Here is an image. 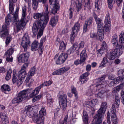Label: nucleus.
I'll return each instance as SVG.
<instances>
[{"mask_svg":"<svg viewBox=\"0 0 124 124\" xmlns=\"http://www.w3.org/2000/svg\"><path fill=\"white\" fill-rule=\"evenodd\" d=\"M26 112L27 115L30 118L33 117L34 115V113L33 110Z\"/></svg>","mask_w":124,"mask_h":124,"instance_id":"obj_49","label":"nucleus"},{"mask_svg":"<svg viewBox=\"0 0 124 124\" xmlns=\"http://www.w3.org/2000/svg\"><path fill=\"white\" fill-rule=\"evenodd\" d=\"M68 32V31L66 29H64L63 30L62 32V35L63 36H65L67 37V36H68V34H67Z\"/></svg>","mask_w":124,"mask_h":124,"instance_id":"obj_63","label":"nucleus"},{"mask_svg":"<svg viewBox=\"0 0 124 124\" xmlns=\"http://www.w3.org/2000/svg\"><path fill=\"white\" fill-rule=\"evenodd\" d=\"M30 91V90H23L20 92L18 95V96L21 99V100L22 101L23 99L26 98L28 96V93Z\"/></svg>","mask_w":124,"mask_h":124,"instance_id":"obj_15","label":"nucleus"},{"mask_svg":"<svg viewBox=\"0 0 124 124\" xmlns=\"http://www.w3.org/2000/svg\"><path fill=\"white\" fill-rule=\"evenodd\" d=\"M98 30V34L100 37V39H103V32L104 30V27L103 25H99L97 26Z\"/></svg>","mask_w":124,"mask_h":124,"instance_id":"obj_16","label":"nucleus"},{"mask_svg":"<svg viewBox=\"0 0 124 124\" xmlns=\"http://www.w3.org/2000/svg\"><path fill=\"white\" fill-rule=\"evenodd\" d=\"M67 102L59 101L60 107L62 110H65L66 109L67 106Z\"/></svg>","mask_w":124,"mask_h":124,"instance_id":"obj_36","label":"nucleus"},{"mask_svg":"<svg viewBox=\"0 0 124 124\" xmlns=\"http://www.w3.org/2000/svg\"><path fill=\"white\" fill-rule=\"evenodd\" d=\"M104 51H103L101 49H99L97 51V56L98 57H101L103 53L104 52Z\"/></svg>","mask_w":124,"mask_h":124,"instance_id":"obj_60","label":"nucleus"},{"mask_svg":"<svg viewBox=\"0 0 124 124\" xmlns=\"http://www.w3.org/2000/svg\"><path fill=\"white\" fill-rule=\"evenodd\" d=\"M17 77L16 71H14L13 72V76L12 79V81L13 83H16Z\"/></svg>","mask_w":124,"mask_h":124,"instance_id":"obj_50","label":"nucleus"},{"mask_svg":"<svg viewBox=\"0 0 124 124\" xmlns=\"http://www.w3.org/2000/svg\"><path fill=\"white\" fill-rule=\"evenodd\" d=\"M105 76H103L98 79V82L96 85L95 86L96 87L98 88V90L100 88L104 87L106 86V83L102 81V80L105 79Z\"/></svg>","mask_w":124,"mask_h":124,"instance_id":"obj_12","label":"nucleus"},{"mask_svg":"<svg viewBox=\"0 0 124 124\" xmlns=\"http://www.w3.org/2000/svg\"><path fill=\"white\" fill-rule=\"evenodd\" d=\"M21 99L18 96L16 97L15 98L12 100V102L13 103H19V102L22 101L21 100Z\"/></svg>","mask_w":124,"mask_h":124,"instance_id":"obj_48","label":"nucleus"},{"mask_svg":"<svg viewBox=\"0 0 124 124\" xmlns=\"http://www.w3.org/2000/svg\"><path fill=\"white\" fill-rule=\"evenodd\" d=\"M95 8H96L97 10L100 9L99 7L102 4V2L101 1H99V0H95Z\"/></svg>","mask_w":124,"mask_h":124,"instance_id":"obj_41","label":"nucleus"},{"mask_svg":"<svg viewBox=\"0 0 124 124\" xmlns=\"http://www.w3.org/2000/svg\"><path fill=\"white\" fill-rule=\"evenodd\" d=\"M45 11L44 12V14L45 16H48L49 11L48 10V6L47 4L45 5Z\"/></svg>","mask_w":124,"mask_h":124,"instance_id":"obj_56","label":"nucleus"},{"mask_svg":"<svg viewBox=\"0 0 124 124\" xmlns=\"http://www.w3.org/2000/svg\"><path fill=\"white\" fill-rule=\"evenodd\" d=\"M35 68L33 67L30 70L29 72V74H30L31 76H33L35 73Z\"/></svg>","mask_w":124,"mask_h":124,"instance_id":"obj_57","label":"nucleus"},{"mask_svg":"<svg viewBox=\"0 0 124 124\" xmlns=\"http://www.w3.org/2000/svg\"><path fill=\"white\" fill-rule=\"evenodd\" d=\"M38 4V2L32 1V6L33 8L35 10L36 9Z\"/></svg>","mask_w":124,"mask_h":124,"instance_id":"obj_59","label":"nucleus"},{"mask_svg":"<svg viewBox=\"0 0 124 124\" xmlns=\"http://www.w3.org/2000/svg\"><path fill=\"white\" fill-rule=\"evenodd\" d=\"M45 40L46 38L44 37L42 38L40 40V42L39 47V52H41V53L43 51V44L45 42Z\"/></svg>","mask_w":124,"mask_h":124,"instance_id":"obj_29","label":"nucleus"},{"mask_svg":"<svg viewBox=\"0 0 124 124\" xmlns=\"http://www.w3.org/2000/svg\"><path fill=\"white\" fill-rule=\"evenodd\" d=\"M124 86V83H122L120 85L118 86L115 87L113 89L112 92L113 93H115L119 91L120 89H122L123 86Z\"/></svg>","mask_w":124,"mask_h":124,"instance_id":"obj_34","label":"nucleus"},{"mask_svg":"<svg viewBox=\"0 0 124 124\" xmlns=\"http://www.w3.org/2000/svg\"><path fill=\"white\" fill-rule=\"evenodd\" d=\"M39 25L35 22L32 28V32L34 36L37 34V38H39L43 34V30Z\"/></svg>","mask_w":124,"mask_h":124,"instance_id":"obj_6","label":"nucleus"},{"mask_svg":"<svg viewBox=\"0 0 124 124\" xmlns=\"http://www.w3.org/2000/svg\"><path fill=\"white\" fill-rule=\"evenodd\" d=\"M111 23H104V26L105 27V30L108 32L110 30V26Z\"/></svg>","mask_w":124,"mask_h":124,"instance_id":"obj_44","label":"nucleus"},{"mask_svg":"<svg viewBox=\"0 0 124 124\" xmlns=\"http://www.w3.org/2000/svg\"><path fill=\"white\" fill-rule=\"evenodd\" d=\"M41 87L39 86L36 87L34 90H32V89H29L30 91L29 92V96L30 98H32L34 96H35L39 93Z\"/></svg>","mask_w":124,"mask_h":124,"instance_id":"obj_13","label":"nucleus"},{"mask_svg":"<svg viewBox=\"0 0 124 124\" xmlns=\"http://www.w3.org/2000/svg\"><path fill=\"white\" fill-rule=\"evenodd\" d=\"M66 45L63 41L60 42L59 49L60 50L63 52L66 48Z\"/></svg>","mask_w":124,"mask_h":124,"instance_id":"obj_40","label":"nucleus"},{"mask_svg":"<svg viewBox=\"0 0 124 124\" xmlns=\"http://www.w3.org/2000/svg\"><path fill=\"white\" fill-rule=\"evenodd\" d=\"M39 44L38 41H34L32 44L31 48L32 51H34L37 50L39 48Z\"/></svg>","mask_w":124,"mask_h":124,"instance_id":"obj_25","label":"nucleus"},{"mask_svg":"<svg viewBox=\"0 0 124 124\" xmlns=\"http://www.w3.org/2000/svg\"><path fill=\"white\" fill-rule=\"evenodd\" d=\"M12 39L11 36L9 35L7 37L6 39V45L8 44Z\"/></svg>","mask_w":124,"mask_h":124,"instance_id":"obj_58","label":"nucleus"},{"mask_svg":"<svg viewBox=\"0 0 124 124\" xmlns=\"http://www.w3.org/2000/svg\"><path fill=\"white\" fill-rule=\"evenodd\" d=\"M120 36L119 42L121 43H123L124 42V35L120 34Z\"/></svg>","mask_w":124,"mask_h":124,"instance_id":"obj_64","label":"nucleus"},{"mask_svg":"<svg viewBox=\"0 0 124 124\" xmlns=\"http://www.w3.org/2000/svg\"><path fill=\"white\" fill-rule=\"evenodd\" d=\"M26 7L24 6L22 8V18H21L19 23L17 26V31H19L21 29H23L26 24L25 21V17L26 16Z\"/></svg>","mask_w":124,"mask_h":124,"instance_id":"obj_4","label":"nucleus"},{"mask_svg":"<svg viewBox=\"0 0 124 124\" xmlns=\"http://www.w3.org/2000/svg\"><path fill=\"white\" fill-rule=\"evenodd\" d=\"M112 43L115 47L118 45V37L117 34H115L113 36L112 39Z\"/></svg>","mask_w":124,"mask_h":124,"instance_id":"obj_24","label":"nucleus"},{"mask_svg":"<svg viewBox=\"0 0 124 124\" xmlns=\"http://www.w3.org/2000/svg\"><path fill=\"white\" fill-rule=\"evenodd\" d=\"M33 81V79H30V77L28 76H27L25 82L26 83H29L28 85L29 86H30L32 85V83Z\"/></svg>","mask_w":124,"mask_h":124,"instance_id":"obj_42","label":"nucleus"},{"mask_svg":"<svg viewBox=\"0 0 124 124\" xmlns=\"http://www.w3.org/2000/svg\"><path fill=\"white\" fill-rule=\"evenodd\" d=\"M49 3L50 5H53L54 6L51 10V13L54 14L57 13L60 7L59 3L57 0H49Z\"/></svg>","mask_w":124,"mask_h":124,"instance_id":"obj_10","label":"nucleus"},{"mask_svg":"<svg viewBox=\"0 0 124 124\" xmlns=\"http://www.w3.org/2000/svg\"><path fill=\"white\" fill-rule=\"evenodd\" d=\"M71 88L72 92L75 94L76 99H77L78 98L77 95L78 93L76 88L73 86H71Z\"/></svg>","mask_w":124,"mask_h":124,"instance_id":"obj_47","label":"nucleus"},{"mask_svg":"<svg viewBox=\"0 0 124 124\" xmlns=\"http://www.w3.org/2000/svg\"><path fill=\"white\" fill-rule=\"evenodd\" d=\"M93 86L91 87L90 89H88L87 91V94L90 96L93 94L94 93V92L97 91V90L96 89V90L93 89Z\"/></svg>","mask_w":124,"mask_h":124,"instance_id":"obj_37","label":"nucleus"},{"mask_svg":"<svg viewBox=\"0 0 124 124\" xmlns=\"http://www.w3.org/2000/svg\"><path fill=\"white\" fill-rule=\"evenodd\" d=\"M1 90L5 93L10 91V89L9 86L7 85H3L1 87Z\"/></svg>","mask_w":124,"mask_h":124,"instance_id":"obj_28","label":"nucleus"},{"mask_svg":"<svg viewBox=\"0 0 124 124\" xmlns=\"http://www.w3.org/2000/svg\"><path fill=\"white\" fill-rule=\"evenodd\" d=\"M58 19V17L57 16L52 17L50 20L49 24L53 27L54 26L57 22Z\"/></svg>","mask_w":124,"mask_h":124,"instance_id":"obj_21","label":"nucleus"},{"mask_svg":"<svg viewBox=\"0 0 124 124\" xmlns=\"http://www.w3.org/2000/svg\"><path fill=\"white\" fill-rule=\"evenodd\" d=\"M89 74V73L88 72H86L82 74L80 77V81L82 84H84L88 80L87 78Z\"/></svg>","mask_w":124,"mask_h":124,"instance_id":"obj_18","label":"nucleus"},{"mask_svg":"<svg viewBox=\"0 0 124 124\" xmlns=\"http://www.w3.org/2000/svg\"><path fill=\"white\" fill-rule=\"evenodd\" d=\"M94 118L95 120V124L92 123L91 124H101V117H99L97 115H95Z\"/></svg>","mask_w":124,"mask_h":124,"instance_id":"obj_35","label":"nucleus"},{"mask_svg":"<svg viewBox=\"0 0 124 124\" xmlns=\"http://www.w3.org/2000/svg\"><path fill=\"white\" fill-rule=\"evenodd\" d=\"M67 96L66 94H64L62 95H61L60 99L59 98V101H67Z\"/></svg>","mask_w":124,"mask_h":124,"instance_id":"obj_53","label":"nucleus"},{"mask_svg":"<svg viewBox=\"0 0 124 124\" xmlns=\"http://www.w3.org/2000/svg\"><path fill=\"white\" fill-rule=\"evenodd\" d=\"M14 50L12 48H10L5 52V55L7 56L10 57V55L12 54Z\"/></svg>","mask_w":124,"mask_h":124,"instance_id":"obj_43","label":"nucleus"},{"mask_svg":"<svg viewBox=\"0 0 124 124\" xmlns=\"http://www.w3.org/2000/svg\"><path fill=\"white\" fill-rule=\"evenodd\" d=\"M101 46L102 47L100 49L103 51H106L108 48V46L106 43L105 41H103L102 42Z\"/></svg>","mask_w":124,"mask_h":124,"instance_id":"obj_46","label":"nucleus"},{"mask_svg":"<svg viewBox=\"0 0 124 124\" xmlns=\"http://www.w3.org/2000/svg\"><path fill=\"white\" fill-rule=\"evenodd\" d=\"M40 118L42 120H43L44 118V116L46 115V110L45 109L44 107L42 108L39 112Z\"/></svg>","mask_w":124,"mask_h":124,"instance_id":"obj_23","label":"nucleus"},{"mask_svg":"<svg viewBox=\"0 0 124 124\" xmlns=\"http://www.w3.org/2000/svg\"><path fill=\"white\" fill-rule=\"evenodd\" d=\"M18 10L17 9L15 13L14 14V16L13 17V19L12 20V22H13L14 25H16V26L18 24L19 22H18V19L17 17V13H18Z\"/></svg>","mask_w":124,"mask_h":124,"instance_id":"obj_19","label":"nucleus"},{"mask_svg":"<svg viewBox=\"0 0 124 124\" xmlns=\"http://www.w3.org/2000/svg\"><path fill=\"white\" fill-rule=\"evenodd\" d=\"M29 53L27 52L21 54L18 58V61L19 62H24L28 60L29 56Z\"/></svg>","mask_w":124,"mask_h":124,"instance_id":"obj_11","label":"nucleus"},{"mask_svg":"<svg viewBox=\"0 0 124 124\" xmlns=\"http://www.w3.org/2000/svg\"><path fill=\"white\" fill-rule=\"evenodd\" d=\"M92 22V19H89L85 22V25L83 28V31L84 32H85L88 28L90 27Z\"/></svg>","mask_w":124,"mask_h":124,"instance_id":"obj_17","label":"nucleus"},{"mask_svg":"<svg viewBox=\"0 0 124 124\" xmlns=\"http://www.w3.org/2000/svg\"><path fill=\"white\" fill-rule=\"evenodd\" d=\"M85 9L87 8L90 9L92 7V5L90 3V0H85Z\"/></svg>","mask_w":124,"mask_h":124,"instance_id":"obj_38","label":"nucleus"},{"mask_svg":"<svg viewBox=\"0 0 124 124\" xmlns=\"http://www.w3.org/2000/svg\"><path fill=\"white\" fill-rule=\"evenodd\" d=\"M11 73L12 70L10 69L7 72V73L5 78L6 80H8L11 77Z\"/></svg>","mask_w":124,"mask_h":124,"instance_id":"obj_54","label":"nucleus"},{"mask_svg":"<svg viewBox=\"0 0 124 124\" xmlns=\"http://www.w3.org/2000/svg\"><path fill=\"white\" fill-rule=\"evenodd\" d=\"M19 78H24L25 77L26 75V71H24L22 70H20L19 72Z\"/></svg>","mask_w":124,"mask_h":124,"instance_id":"obj_39","label":"nucleus"},{"mask_svg":"<svg viewBox=\"0 0 124 124\" xmlns=\"http://www.w3.org/2000/svg\"><path fill=\"white\" fill-rule=\"evenodd\" d=\"M107 57H105L103 59L101 62V65L102 66H104L105 64L108 63V61Z\"/></svg>","mask_w":124,"mask_h":124,"instance_id":"obj_55","label":"nucleus"},{"mask_svg":"<svg viewBox=\"0 0 124 124\" xmlns=\"http://www.w3.org/2000/svg\"><path fill=\"white\" fill-rule=\"evenodd\" d=\"M11 21V17L9 15L6 17L4 25L2 26V30L0 31V36L4 38L9 34L8 27Z\"/></svg>","mask_w":124,"mask_h":124,"instance_id":"obj_3","label":"nucleus"},{"mask_svg":"<svg viewBox=\"0 0 124 124\" xmlns=\"http://www.w3.org/2000/svg\"><path fill=\"white\" fill-rule=\"evenodd\" d=\"M107 107V103L106 102H103L102 103L101 108L98 111V114L95 115H97L101 118L104 116Z\"/></svg>","mask_w":124,"mask_h":124,"instance_id":"obj_9","label":"nucleus"},{"mask_svg":"<svg viewBox=\"0 0 124 124\" xmlns=\"http://www.w3.org/2000/svg\"><path fill=\"white\" fill-rule=\"evenodd\" d=\"M70 69L69 67H62L55 70L52 74L53 75H61L68 71Z\"/></svg>","mask_w":124,"mask_h":124,"instance_id":"obj_14","label":"nucleus"},{"mask_svg":"<svg viewBox=\"0 0 124 124\" xmlns=\"http://www.w3.org/2000/svg\"><path fill=\"white\" fill-rule=\"evenodd\" d=\"M77 44V43H76L73 44L70 49L68 51V54H70L71 53L73 52L76 50V48L78 47Z\"/></svg>","mask_w":124,"mask_h":124,"instance_id":"obj_30","label":"nucleus"},{"mask_svg":"<svg viewBox=\"0 0 124 124\" xmlns=\"http://www.w3.org/2000/svg\"><path fill=\"white\" fill-rule=\"evenodd\" d=\"M82 0H78L76 1L75 4L77 8V10L78 12L82 8Z\"/></svg>","mask_w":124,"mask_h":124,"instance_id":"obj_32","label":"nucleus"},{"mask_svg":"<svg viewBox=\"0 0 124 124\" xmlns=\"http://www.w3.org/2000/svg\"><path fill=\"white\" fill-rule=\"evenodd\" d=\"M46 98L47 100L48 104L49 103L50 104L52 103V98L51 97V95L49 94L47 95Z\"/></svg>","mask_w":124,"mask_h":124,"instance_id":"obj_52","label":"nucleus"},{"mask_svg":"<svg viewBox=\"0 0 124 124\" xmlns=\"http://www.w3.org/2000/svg\"><path fill=\"white\" fill-rule=\"evenodd\" d=\"M106 57L110 60H114L116 57L113 51H111L108 52Z\"/></svg>","mask_w":124,"mask_h":124,"instance_id":"obj_26","label":"nucleus"},{"mask_svg":"<svg viewBox=\"0 0 124 124\" xmlns=\"http://www.w3.org/2000/svg\"><path fill=\"white\" fill-rule=\"evenodd\" d=\"M118 73L119 76H123L118 77L110 82L108 84L109 86H112L114 85L118 84L120 82L124 83V71L122 70H120L118 71Z\"/></svg>","mask_w":124,"mask_h":124,"instance_id":"obj_5","label":"nucleus"},{"mask_svg":"<svg viewBox=\"0 0 124 124\" xmlns=\"http://www.w3.org/2000/svg\"><path fill=\"white\" fill-rule=\"evenodd\" d=\"M40 116L38 114H36L33 117V120L35 122L37 123L38 124L39 122Z\"/></svg>","mask_w":124,"mask_h":124,"instance_id":"obj_45","label":"nucleus"},{"mask_svg":"<svg viewBox=\"0 0 124 124\" xmlns=\"http://www.w3.org/2000/svg\"><path fill=\"white\" fill-rule=\"evenodd\" d=\"M29 41L28 34H25L21 41V44L22 46L24 48V51H26L29 45Z\"/></svg>","mask_w":124,"mask_h":124,"instance_id":"obj_8","label":"nucleus"},{"mask_svg":"<svg viewBox=\"0 0 124 124\" xmlns=\"http://www.w3.org/2000/svg\"><path fill=\"white\" fill-rule=\"evenodd\" d=\"M58 57V55L57 54L54 58V59L57 64H61L64 62L67 58L68 55L67 54L62 53L58 58H57Z\"/></svg>","mask_w":124,"mask_h":124,"instance_id":"obj_7","label":"nucleus"},{"mask_svg":"<svg viewBox=\"0 0 124 124\" xmlns=\"http://www.w3.org/2000/svg\"><path fill=\"white\" fill-rule=\"evenodd\" d=\"M33 17L35 19H39L36 22L41 27V31L43 30L49 20V16H44L42 13H37L34 14Z\"/></svg>","mask_w":124,"mask_h":124,"instance_id":"obj_1","label":"nucleus"},{"mask_svg":"<svg viewBox=\"0 0 124 124\" xmlns=\"http://www.w3.org/2000/svg\"><path fill=\"white\" fill-rule=\"evenodd\" d=\"M90 37L94 39H97V35L96 33L94 32H91L90 33Z\"/></svg>","mask_w":124,"mask_h":124,"instance_id":"obj_62","label":"nucleus"},{"mask_svg":"<svg viewBox=\"0 0 124 124\" xmlns=\"http://www.w3.org/2000/svg\"><path fill=\"white\" fill-rule=\"evenodd\" d=\"M83 121L85 124H88V115L85 111H84L83 113Z\"/></svg>","mask_w":124,"mask_h":124,"instance_id":"obj_33","label":"nucleus"},{"mask_svg":"<svg viewBox=\"0 0 124 124\" xmlns=\"http://www.w3.org/2000/svg\"><path fill=\"white\" fill-rule=\"evenodd\" d=\"M52 83L51 81L49 80L45 82L44 83H42L41 85H39L41 88L44 86H48L50 85Z\"/></svg>","mask_w":124,"mask_h":124,"instance_id":"obj_51","label":"nucleus"},{"mask_svg":"<svg viewBox=\"0 0 124 124\" xmlns=\"http://www.w3.org/2000/svg\"><path fill=\"white\" fill-rule=\"evenodd\" d=\"M80 27V24L78 22H76L72 28V31L74 34H77L78 32L79 31Z\"/></svg>","mask_w":124,"mask_h":124,"instance_id":"obj_20","label":"nucleus"},{"mask_svg":"<svg viewBox=\"0 0 124 124\" xmlns=\"http://www.w3.org/2000/svg\"><path fill=\"white\" fill-rule=\"evenodd\" d=\"M93 15L96 24L97 25V26L99 25H103V23L102 22L101 19L99 18L95 13H93Z\"/></svg>","mask_w":124,"mask_h":124,"instance_id":"obj_22","label":"nucleus"},{"mask_svg":"<svg viewBox=\"0 0 124 124\" xmlns=\"http://www.w3.org/2000/svg\"><path fill=\"white\" fill-rule=\"evenodd\" d=\"M86 105L87 107L89 108H92L93 107L91 101L87 102L86 104Z\"/></svg>","mask_w":124,"mask_h":124,"instance_id":"obj_61","label":"nucleus"},{"mask_svg":"<svg viewBox=\"0 0 124 124\" xmlns=\"http://www.w3.org/2000/svg\"><path fill=\"white\" fill-rule=\"evenodd\" d=\"M113 51L116 57H119L123 53V50L120 49L116 48Z\"/></svg>","mask_w":124,"mask_h":124,"instance_id":"obj_31","label":"nucleus"},{"mask_svg":"<svg viewBox=\"0 0 124 124\" xmlns=\"http://www.w3.org/2000/svg\"><path fill=\"white\" fill-rule=\"evenodd\" d=\"M87 57V54L86 53V49H85L83 50L80 54V59L81 61H85Z\"/></svg>","mask_w":124,"mask_h":124,"instance_id":"obj_27","label":"nucleus"},{"mask_svg":"<svg viewBox=\"0 0 124 124\" xmlns=\"http://www.w3.org/2000/svg\"><path fill=\"white\" fill-rule=\"evenodd\" d=\"M120 103L119 98L118 96H115V99L114 102V105H113L111 109V120L113 122V124H117V118L116 115V111L115 106L118 108Z\"/></svg>","mask_w":124,"mask_h":124,"instance_id":"obj_2","label":"nucleus"}]
</instances>
